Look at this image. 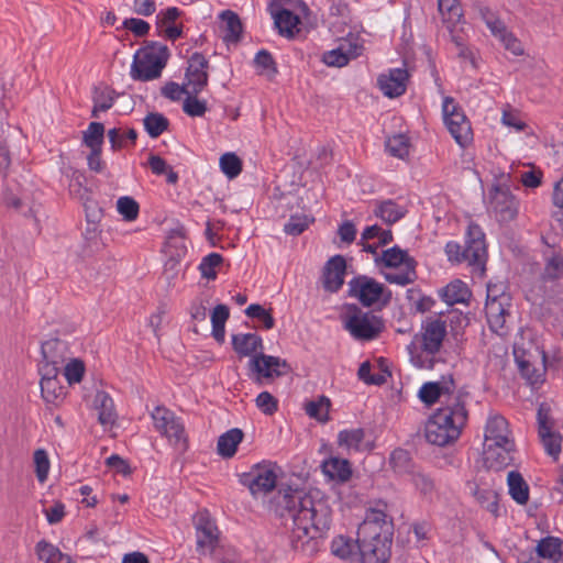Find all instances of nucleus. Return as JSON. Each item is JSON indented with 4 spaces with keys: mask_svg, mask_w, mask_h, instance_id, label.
Returning a JSON list of instances; mask_svg holds the SVG:
<instances>
[{
    "mask_svg": "<svg viewBox=\"0 0 563 563\" xmlns=\"http://www.w3.org/2000/svg\"><path fill=\"white\" fill-rule=\"evenodd\" d=\"M117 210L125 221L131 222L139 217L140 206L132 197L123 196L117 201Z\"/></svg>",
    "mask_w": 563,
    "mask_h": 563,
    "instance_id": "864d4df0",
    "label": "nucleus"
},
{
    "mask_svg": "<svg viewBox=\"0 0 563 563\" xmlns=\"http://www.w3.org/2000/svg\"><path fill=\"white\" fill-rule=\"evenodd\" d=\"M276 515L292 521L291 548L311 554L317 550V540L329 529L331 509L318 493H306L298 488H280L274 498Z\"/></svg>",
    "mask_w": 563,
    "mask_h": 563,
    "instance_id": "f257e3e1",
    "label": "nucleus"
},
{
    "mask_svg": "<svg viewBox=\"0 0 563 563\" xmlns=\"http://www.w3.org/2000/svg\"><path fill=\"white\" fill-rule=\"evenodd\" d=\"M451 397H459L460 400H465V395L456 390L453 377H442L439 382H429L421 386L419 390V398L426 405H433L440 401L441 406H446Z\"/></svg>",
    "mask_w": 563,
    "mask_h": 563,
    "instance_id": "9b49d317",
    "label": "nucleus"
},
{
    "mask_svg": "<svg viewBox=\"0 0 563 563\" xmlns=\"http://www.w3.org/2000/svg\"><path fill=\"white\" fill-rule=\"evenodd\" d=\"M198 93H188L183 110L189 117H202L207 112V102L197 98Z\"/></svg>",
    "mask_w": 563,
    "mask_h": 563,
    "instance_id": "bf43d9fd",
    "label": "nucleus"
},
{
    "mask_svg": "<svg viewBox=\"0 0 563 563\" xmlns=\"http://www.w3.org/2000/svg\"><path fill=\"white\" fill-rule=\"evenodd\" d=\"M229 316L230 311L225 305H217L211 312L212 336L219 343L224 341L225 322Z\"/></svg>",
    "mask_w": 563,
    "mask_h": 563,
    "instance_id": "58836bf2",
    "label": "nucleus"
},
{
    "mask_svg": "<svg viewBox=\"0 0 563 563\" xmlns=\"http://www.w3.org/2000/svg\"><path fill=\"white\" fill-rule=\"evenodd\" d=\"M85 374V364L79 358L70 360L64 368V376L69 385L80 383Z\"/></svg>",
    "mask_w": 563,
    "mask_h": 563,
    "instance_id": "052dcab7",
    "label": "nucleus"
},
{
    "mask_svg": "<svg viewBox=\"0 0 563 563\" xmlns=\"http://www.w3.org/2000/svg\"><path fill=\"white\" fill-rule=\"evenodd\" d=\"M41 395L46 405L58 407L65 398L66 391L58 379V367L40 365Z\"/></svg>",
    "mask_w": 563,
    "mask_h": 563,
    "instance_id": "dca6fc26",
    "label": "nucleus"
},
{
    "mask_svg": "<svg viewBox=\"0 0 563 563\" xmlns=\"http://www.w3.org/2000/svg\"><path fill=\"white\" fill-rule=\"evenodd\" d=\"M479 14L495 37H499L507 31L505 23L488 8H481Z\"/></svg>",
    "mask_w": 563,
    "mask_h": 563,
    "instance_id": "6e6d98bb",
    "label": "nucleus"
},
{
    "mask_svg": "<svg viewBox=\"0 0 563 563\" xmlns=\"http://www.w3.org/2000/svg\"><path fill=\"white\" fill-rule=\"evenodd\" d=\"M382 261L387 267L397 268L402 266L407 268V262H415L413 258L409 257L408 253L398 246H394L383 252Z\"/></svg>",
    "mask_w": 563,
    "mask_h": 563,
    "instance_id": "de8ad7c7",
    "label": "nucleus"
},
{
    "mask_svg": "<svg viewBox=\"0 0 563 563\" xmlns=\"http://www.w3.org/2000/svg\"><path fill=\"white\" fill-rule=\"evenodd\" d=\"M322 471L330 479L346 482L351 476V467L347 460L331 457L323 462Z\"/></svg>",
    "mask_w": 563,
    "mask_h": 563,
    "instance_id": "f704fd0d",
    "label": "nucleus"
},
{
    "mask_svg": "<svg viewBox=\"0 0 563 563\" xmlns=\"http://www.w3.org/2000/svg\"><path fill=\"white\" fill-rule=\"evenodd\" d=\"M222 38L225 43H238L241 38L243 26L239 15L225 10L220 14Z\"/></svg>",
    "mask_w": 563,
    "mask_h": 563,
    "instance_id": "bb28decb",
    "label": "nucleus"
},
{
    "mask_svg": "<svg viewBox=\"0 0 563 563\" xmlns=\"http://www.w3.org/2000/svg\"><path fill=\"white\" fill-rule=\"evenodd\" d=\"M345 268L346 262L341 255H335L328 261L323 274V286L327 290L334 292L341 288Z\"/></svg>",
    "mask_w": 563,
    "mask_h": 563,
    "instance_id": "b1692460",
    "label": "nucleus"
},
{
    "mask_svg": "<svg viewBox=\"0 0 563 563\" xmlns=\"http://www.w3.org/2000/svg\"><path fill=\"white\" fill-rule=\"evenodd\" d=\"M509 295L496 294L494 288L488 287L485 313L492 331L504 334L506 318L509 316Z\"/></svg>",
    "mask_w": 563,
    "mask_h": 563,
    "instance_id": "f8f14e48",
    "label": "nucleus"
},
{
    "mask_svg": "<svg viewBox=\"0 0 563 563\" xmlns=\"http://www.w3.org/2000/svg\"><path fill=\"white\" fill-rule=\"evenodd\" d=\"M330 406V399L325 396H320L317 400H312L306 404V412L310 418H313L320 422H327L329 420Z\"/></svg>",
    "mask_w": 563,
    "mask_h": 563,
    "instance_id": "c03bdc74",
    "label": "nucleus"
},
{
    "mask_svg": "<svg viewBox=\"0 0 563 563\" xmlns=\"http://www.w3.org/2000/svg\"><path fill=\"white\" fill-rule=\"evenodd\" d=\"M338 444L340 448L355 452L367 451L372 448L369 442H365V432L362 428L340 431Z\"/></svg>",
    "mask_w": 563,
    "mask_h": 563,
    "instance_id": "cd10ccee",
    "label": "nucleus"
},
{
    "mask_svg": "<svg viewBox=\"0 0 563 563\" xmlns=\"http://www.w3.org/2000/svg\"><path fill=\"white\" fill-rule=\"evenodd\" d=\"M385 279L399 286L412 284L417 279L416 262H407V268H404L402 272L386 273Z\"/></svg>",
    "mask_w": 563,
    "mask_h": 563,
    "instance_id": "8fccbe9b",
    "label": "nucleus"
},
{
    "mask_svg": "<svg viewBox=\"0 0 563 563\" xmlns=\"http://www.w3.org/2000/svg\"><path fill=\"white\" fill-rule=\"evenodd\" d=\"M536 352L538 354L537 356L540 358L539 366H536L532 363L531 353H526L525 351L519 352L518 350H515L514 352L516 362L518 364L522 377L532 386L542 383L545 374V352L538 351V349L536 350Z\"/></svg>",
    "mask_w": 563,
    "mask_h": 563,
    "instance_id": "6ab92c4d",
    "label": "nucleus"
},
{
    "mask_svg": "<svg viewBox=\"0 0 563 563\" xmlns=\"http://www.w3.org/2000/svg\"><path fill=\"white\" fill-rule=\"evenodd\" d=\"M552 428L551 408L547 404H541L538 409V433L545 452L556 461L561 453L562 437L552 432Z\"/></svg>",
    "mask_w": 563,
    "mask_h": 563,
    "instance_id": "ddd939ff",
    "label": "nucleus"
},
{
    "mask_svg": "<svg viewBox=\"0 0 563 563\" xmlns=\"http://www.w3.org/2000/svg\"><path fill=\"white\" fill-rule=\"evenodd\" d=\"M350 295L357 298L362 305L369 307L377 302L383 295L384 286L367 276H357L349 283Z\"/></svg>",
    "mask_w": 563,
    "mask_h": 563,
    "instance_id": "a211bd4d",
    "label": "nucleus"
},
{
    "mask_svg": "<svg viewBox=\"0 0 563 563\" xmlns=\"http://www.w3.org/2000/svg\"><path fill=\"white\" fill-rule=\"evenodd\" d=\"M393 534L387 529L379 537L357 536L363 563H387Z\"/></svg>",
    "mask_w": 563,
    "mask_h": 563,
    "instance_id": "9d476101",
    "label": "nucleus"
},
{
    "mask_svg": "<svg viewBox=\"0 0 563 563\" xmlns=\"http://www.w3.org/2000/svg\"><path fill=\"white\" fill-rule=\"evenodd\" d=\"M476 501L494 516H498L497 493L489 488H482L476 484H468Z\"/></svg>",
    "mask_w": 563,
    "mask_h": 563,
    "instance_id": "ea45409f",
    "label": "nucleus"
},
{
    "mask_svg": "<svg viewBox=\"0 0 563 563\" xmlns=\"http://www.w3.org/2000/svg\"><path fill=\"white\" fill-rule=\"evenodd\" d=\"M444 123L455 142L465 147L473 139L471 123L462 108L451 97H445L442 104Z\"/></svg>",
    "mask_w": 563,
    "mask_h": 563,
    "instance_id": "423d86ee",
    "label": "nucleus"
},
{
    "mask_svg": "<svg viewBox=\"0 0 563 563\" xmlns=\"http://www.w3.org/2000/svg\"><path fill=\"white\" fill-rule=\"evenodd\" d=\"M245 314L249 318L258 319L266 330L273 329L275 320L272 316L271 310L265 309L261 305L252 303L245 309Z\"/></svg>",
    "mask_w": 563,
    "mask_h": 563,
    "instance_id": "13d9d810",
    "label": "nucleus"
},
{
    "mask_svg": "<svg viewBox=\"0 0 563 563\" xmlns=\"http://www.w3.org/2000/svg\"><path fill=\"white\" fill-rule=\"evenodd\" d=\"M223 258L218 253H211L205 256L199 265V271L201 276L207 279H216L217 271L216 268L221 265Z\"/></svg>",
    "mask_w": 563,
    "mask_h": 563,
    "instance_id": "4d7b16f0",
    "label": "nucleus"
},
{
    "mask_svg": "<svg viewBox=\"0 0 563 563\" xmlns=\"http://www.w3.org/2000/svg\"><path fill=\"white\" fill-rule=\"evenodd\" d=\"M445 253L449 261L466 262L470 266L483 273L487 260V250L485 235L479 225L471 223L467 228L465 245L461 246L456 242H449L445 246Z\"/></svg>",
    "mask_w": 563,
    "mask_h": 563,
    "instance_id": "7ed1b4c3",
    "label": "nucleus"
},
{
    "mask_svg": "<svg viewBox=\"0 0 563 563\" xmlns=\"http://www.w3.org/2000/svg\"><path fill=\"white\" fill-rule=\"evenodd\" d=\"M104 139V125L100 122L89 123L87 130L82 132V144L89 150L102 148Z\"/></svg>",
    "mask_w": 563,
    "mask_h": 563,
    "instance_id": "a19ab883",
    "label": "nucleus"
},
{
    "mask_svg": "<svg viewBox=\"0 0 563 563\" xmlns=\"http://www.w3.org/2000/svg\"><path fill=\"white\" fill-rule=\"evenodd\" d=\"M498 40L503 43L504 47L516 56L523 54V47L520 41L508 30L504 32Z\"/></svg>",
    "mask_w": 563,
    "mask_h": 563,
    "instance_id": "69168bd1",
    "label": "nucleus"
},
{
    "mask_svg": "<svg viewBox=\"0 0 563 563\" xmlns=\"http://www.w3.org/2000/svg\"><path fill=\"white\" fill-rule=\"evenodd\" d=\"M255 405L264 415L272 416L278 409V400L268 391H262L255 398Z\"/></svg>",
    "mask_w": 563,
    "mask_h": 563,
    "instance_id": "680f3d73",
    "label": "nucleus"
},
{
    "mask_svg": "<svg viewBox=\"0 0 563 563\" xmlns=\"http://www.w3.org/2000/svg\"><path fill=\"white\" fill-rule=\"evenodd\" d=\"M220 168L228 178L233 179L242 172V161L235 153H225L220 157Z\"/></svg>",
    "mask_w": 563,
    "mask_h": 563,
    "instance_id": "603ef678",
    "label": "nucleus"
},
{
    "mask_svg": "<svg viewBox=\"0 0 563 563\" xmlns=\"http://www.w3.org/2000/svg\"><path fill=\"white\" fill-rule=\"evenodd\" d=\"M387 528L393 534V525L387 520V515L382 510H372L358 527L357 536L379 537Z\"/></svg>",
    "mask_w": 563,
    "mask_h": 563,
    "instance_id": "393cba45",
    "label": "nucleus"
},
{
    "mask_svg": "<svg viewBox=\"0 0 563 563\" xmlns=\"http://www.w3.org/2000/svg\"><path fill=\"white\" fill-rule=\"evenodd\" d=\"M244 433L239 428L230 429L218 439L217 451L222 457H232L236 453L238 445L242 442Z\"/></svg>",
    "mask_w": 563,
    "mask_h": 563,
    "instance_id": "7c9ffc66",
    "label": "nucleus"
},
{
    "mask_svg": "<svg viewBox=\"0 0 563 563\" xmlns=\"http://www.w3.org/2000/svg\"><path fill=\"white\" fill-rule=\"evenodd\" d=\"M514 441L484 442V462L488 468L501 470L512 461Z\"/></svg>",
    "mask_w": 563,
    "mask_h": 563,
    "instance_id": "aec40b11",
    "label": "nucleus"
},
{
    "mask_svg": "<svg viewBox=\"0 0 563 563\" xmlns=\"http://www.w3.org/2000/svg\"><path fill=\"white\" fill-rule=\"evenodd\" d=\"M93 405L98 410V421L103 427H113L117 421V413L114 410V402L112 398L103 390L97 391Z\"/></svg>",
    "mask_w": 563,
    "mask_h": 563,
    "instance_id": "a878e982",
    "label": "nucleus"
},
{
    "mask_svg": "<svg viewBox=\"0 0 563 563\" xmlns=\"http://www.w3.org/2000/svg\"><path fill=\"white\" fill-rule=\"evenodd\" d=\"M209 63L200 53H194L189 60L185 74V85L189 93H200L208 85Z\"/></svg>",
    "mask_w": 563,
    "mask_h": 563,
    "instance_id": "f3484780",
    "label": "nucleus"
},
{
    "mask_svg": "<svg viewBox=\"0 0 563 563\" xmlns=\"http://www.w3.org/2000/svg\"><path fill=\"white\" fill-rule=\"evenodd\" d=\"M312 219L307 216H292L285 224V232L290 235L301 234L309 225Z\"/></svg>",
    "mask_w": 563,
    "mask_h": 563,
    "instance_id": "e2e57ef3",
    "label": "nucleus"
},
{
    "mask_svg": "<svg viewBox=\"0 0 563 563\" xmlns=\"http://www.w3.org/2000/svg\"><path fill=\"white\" fill-rule=\"evenodd\" d=\"M446 335V324L440 319H428L423 322L420 334L415 336L413 343L420 345L422 351L434 355L442 346Z\"/></svg>",
    "mask_w": 563,
    "mask_h": 563,
    "instance_id": "2eb2a0df",
    "label": "nucleus"
},
{
    "mask_svg": "<svg viewBox=\"0 0 563 563\" xmlns=\"http://www.w3.org/2000/svg\"><path fill=\"white\" fill-rule=\"evenodd\" d=\"M514 441L510 438V430L507 420L501 416H493L488 419L485 428L484 442Z\"/></svg>",
    "mask_w": 563,
    "mask_h": 563,
    "instance_id": "c85d7f7f",
    "label": "nucleus"
},
{
    "mask_svg": "<svg viewBox=\"0 0 563 563\" xmlns=\"http://www.w3.org/2000/svg\"><path fill=\"white\" fill-rule=\"evenodd\" d=\"M232 345L241 356H251L263 347L261 336L254 333L234 334Z\"/></svg>",
    "mask_w": 563,
    "mask_h": 563,
    "instance_id": "2f4dec72",
    "label": "nucleus"
},
{
    "mask_svg": "<svg viewBox=\"0 0 563 563\" xmlns=\"http://www.w3.org/2000/svg\"><path fill=\"white\" fill-rule=\"evenodd\" d=\"M507 483L511 498L519 505H526L529 500V486L522 475L517 471H510Z\"/></svg>",
    "mask_w": 563,
    "mask_h": 563,
    "instance_id": "72a5a7b5",
    "label": "nucleus"
},
{
    "mask_svg": "<svg viewBox=\"0 0 563 563\" xmlns=\"http://www.w3.org/2000/svg\"><path fill=\"white\" fill-rule=\"evenodd\" d=\"M275 25L282 35L291 37L295 31H298L297 26L300 23L298 15L294 14L288 9H280L274 13Z\"/></svg>",
    "mask_w": 563,
    "mask_h": 563,
    "instance_id": "4c0bfd02",
    "label": "nucleus"
},
{
    "mask_svg": "<svg viewBox=\"0 0 563 563\" xmlns=\"http://www.w3.org/2000/svg\"><path fill=\"white\" fill-rule=\"evenodd\" d=\"M408 71L402 68L390 69L387 74L378 77V86L388 98L401 96L406 91Z\"/></svg>",
    "mask_w": 563,
    "mask_h": 563,
    "instance_id": "5701e85b",
    "label": "nucleus"
},
{
    "mask_svg": "<svg viewBox=\"0 0 563 563\" xmlns=\"http://www.w3.org/2000/svg\"><path fill=\"white\" fill-rule=\"evenodd\" d=\"M542 176L541 170H526L520 174V181L527 188H537L542 183Z\"/></svg>",
    "mask_w": 563,
    "mask_h": 563,
    "instance_id": "774afa93",
    "label": "nucleus"
},
{
    "mask_svg": "<svg viewBox=\"0 0 563 563\" xmlns=\"http://www.w3.org/2000/svg\"><path fill=\"white\" fill-rule=\"evenodd\" d=\"M115 96V91L109 87H96L92 92L93 107L91 110V117L98 118L99 112L111 109L114 103Z\"/></svg>",
    "mask_w": 563,
    "mask_h": 563,
    "instance_id": "c9c22d12",
    "label": "nucleus"
},
{
    "mask_svg": "<svg viewBox=\"0 0 563 563\" xmlns=\"http://www.w3.org/2000/svg\"><path fill=\"white\" fill-rule=\"evenodd\" d=\"M102 148L90 150L87 155V165L91 172L103 173L107 168L106 162L101 157Z\"/></svg>",
    "mask_w": 563,
    "mask_h": 563,
    "instance_id": "338daca9",
    "label": "nucleus"
},
{
    "mask_svg": "<svg viewBox=\"0 0 563 563\" xmlns=\"http://www.w3.org/2000/svg\"><path fill=\"white\" fill-rule=\"evenodd\" d=\"M250 367L256 373L255 383L258 385H264L290 372V366L286 360L263 353L253 355L250 361Z\"/></svg>",
    "mask_w": 563,
    "mask_h": 563,
    "instance_id": "1a4fd4ad",
    "label": "nucleus"
},
{
    "mask_svg": "<svg viewBox=\"0 0 563 563\" xmlns=\"http://www.w3.org/2000/svg\"><path fill=\"white\" fill-rule=\"evenodd\" d=\"M406 210L391 200L384 201L375 209L376 217H379L388 224L397 222L405 216Z\"/></svg>",
    "mask_w": 563,
    "mask_h": 563,
    "instance_id": "37998d69",
    "label": "nucleus"
},
{
    "mask_svg": "<svg viewBox=\"0 0 563 563\" xmlns=\"http://www.w3.org/2000/svg\"><path fill=\"white\" fill-rule=\"evenodd\" d=\"M254 65L260 75L273 78L277 73L276 63L272 54L265 49L260 51L254 58Z\"/></svg>",
    "mask_w": 563,
    "mask_h": 563,
    "instance_id": "09e8293b",
    "label": "nucleus"
},
{
    "mask_svg": "<svg viewBox=\"0 0 563 563\" xmlns=\"http://www.w3.org/2000/svg\"><path fill=\"white\" fill-rule=\"evenodd\" d=\"M197 548L201 553L212 552L218 542V528L207 512L196 519Z\"/></svg>",
    "mask_w": 563,
    "mask_h": 563,
    "instance_id": "412c9836",
    "label": "nucleus"
},
{
    "mask_svg": "<svg viewBox=\"0 0 563 563\" xmlns=\"http://www.w3.org/2000/svg\"><path fill=\"white\" fill-rule=\"evenodd\" d=\"M442 299L450 306L455 303L466 302L471 297V291L465 283L460 279H455L451 282L443 290H442Z\"/></svg>",
    "mask_w": 563,
    "mask_h": 563,
    "instance_id": "e433bc0d",
    "label": "nucleus"
},
{
    "mask_svg": "<svg viewBox=\"0 0 563 563\" xmlns=\"http://www.w3.org/2000/svg\"><path fill=\"white\" fill-rule=\"evenodd\" d=\"M35 553L37 559L44 563H60L64 558L63 552L46 540H41L36 543Z\"/></svg>",
    "mask_w": 563,
    "mask_h": 563,
    "instance_id": "a18cd8bd",
    "label": "nucleus"
},
{
    "mask_svg": "<svg viewBox=\"0 0 563 563\" xmlns=\"http://www.w3.org/2000/svg\"><path fill=\"white\" fill-rule=\"evenodd\" d=\"M169 52L166 45L152 43L134 55L131 76L135 80L148 81L161 76L167 64Z\"/></svg>",
    "mask_w": 563,
    "mask_h": 563,
    "instance_id": "20e7f679",
    "label": "nucleus"
},
{
    "mask_svg": "<svg viewBox=\"0 0 563 563\" xmlns=\"http://www.w3.org/2000/svg\"><path fill=\"white\" fill-rule=\"evenodd\" d=\"M155 429L164 435L170 445L180 453L188 449V439L185 427L173 411L163 406H157L151 412Z\"/></svg>",
    "mask_w": 563,
    "mask_h": 563,
    "instance_id": "39448f33",
    "label": "nucleus"
},
{
    "mask_svg": "<svg viewBox=\"0 0 563 563\" xmlns=\"http://www.w3.org/2000/svg\"><path fill=\"white\" fill-rule=\"evenodd\" d=\"M143 123L151 137H158L168 129L169 125L167 118L158 112L148 113L144 118Z\"/></svg>",
    "mask_w": 563,
    "mask_h": 563,
    "instance_id": "49530a36",
    "label": "nucleus"
},
{
    "mask_svg": "<svg viewBox=\"0 0 563 563\" xmlns=\"http://www.w3.org/2000/svg\"><path fill=\"white\" fill-rule=\"evenodd\" d=\"M189 89L185 85H178L177 82L169 81L164 87H162L161 92L162 95L173 101H177L181 98L183 95H188Z\"/></svg>",
    "mask_w": 563,
    "mask_h": 563,
    "instance_id": "0e129e2a",
    "label": "nucleus"
},
{
    "mask_svg": "<svg viewBox=\"0 0 563 563\" xmlns=\"http://www.w3.org/2000/svg\"><path fill=\"white\" fill-rule=\"evenodd\" d=\"M84 179L85 177L80 172L74 170L69 184V192L82 201L88 220L96 221L100 217V210L96 201L91 199L90 191L82 186Z\"/></svg>",
    "mask_w": 563,
    "mask_h": 563,
    "instance_id": "4be33fe9",
    "label": "nucleus"
},
{
    "mask_svg": "<svg viewBox=\"0 0 563 563\" xmlns=\"http://www.w3.org/2000/svg\"><path fill=\"white\" fill-rule=\"evenodd\" d=\"M33 462L35 466V475L37 481L43 484L48 476L51 463L47 452L44 449H37L33 454Z\"/></svg>",
    "mask_w": 563,
    "mask_h": 563,
    "instance_id": "5fc2aeb1",
    "label": "nucleus"
},
{
    "mask_svg": "<svg viewBox=\"0 0 563 563\" xmlns=\"http://www.w3.org/2000/svg\"><path fill=\"white\" fill-rule=\"evenodd\" d=\"M65 349V343L57 339L44 342L41 347L43 355V361L41 365H51L53 367H58L59 364L64 362Z\"/></svg>",
    "mask_w": 563,
    "mask_h": 563,
    "instance_id": "473e14b6",
    "label": "nucleus"
},
{
    "mask_svg": "<svg viewBox=\"0 0 563 563\" xmlns=\"http://www.w3.org/2000/svg\"><path fill=\"white\" fill-rule=\"evenodd\" d=\"M409 139L404 134H396L387 139L386 148L390 155L404 159L409 154Z\"/></svg>",
    "mask_w": 563,
    "mask_h": 563,
    "instance_id": "3c124183",
    "label": "nucleus"
},
{
    "mask_svg": "<svg viewBox=\"0 0 563 563\" xmlns=\"http://www.w3.org/2000/svg\"><path fill=\"white\" fill-rule=\"evenodd\" d=\"M536 551L541 559L552 563L563 560V542L559 538L547 537L540 540Z\"/></svg>",
    "mask_w": 563,
    "mask_h": 563,
    "instance_id": "c756f323",
    "label": "nucleus"
},
{
    "mask_svg": "<svg viewBox=\"0 0 563 563\" xmlns=\"http://www.w3.org/2000/svg\"><path fill=\"white\" fill-rule=\"evenodd\" d=\"M519 209L518 199L506 188L495 187L490 192L489 211L499 222L516 219Z\"/></svg>",
    "mask_w": 563,
    "mask_h": 563,
    "instance_id": "4468645a",
    "label": "nucleus"
},
{
    "mask_svg": "<svg viewBox=\"0 0 563 563\" xmlns=\"http://www.w3.org/2000/svg\"><path fill=\"white\" fill-rule=\"evenodd\" d=\"M465 400L451 397L446 406H441L429 418L424 427L426 440L438 446H445L455 442L461 435L467 421Z\"/></svg>",
    "mask_w": 563,
    "mask_h": 563,
    "instance_id": "f03ea898",
    "label": "nucleus"
},
{
    "mask_svg": "<svg viewBox=\"0 0 563 563\" xmlns=\"http://www.w3.org/2000/svg\"><path fill=\"white\" fill-rule=\"evenodd\" d=\"M361 47L354 45L347 52L343 51V46H340L336 49H332L323 55V62L328 66L342 67L346 65L350 58L356 57Z\"/></svg>",
    "mask_w": 563,
    "mask_h": 563,
    "instance_id": "79ce46f5",
    "label": "nucleus"
},
{
    "mask_svg": "<svg viewBox=\"0 0 563 563\" xmlns=\"http://www.w3.org/2000/svg\"><path fill=\"white\" fill-rule=\"evenodd\" d=\"M344 327L356 340H373L382 332L384 324L375 314L354 307L346 316Z\"/></svg>",
    "mask_w": 563,
    "mask_h": 563,
    "instance_id": "6e6552de",
    "label": "nucleus"
},
{
    "mask_svg": "<svg viewBox=\"0 0 563 563\" xmlns=\"http://www.w3.org/2000/svg\"><path fill=\"white\" fill-rule=\"evenodd\" d=\"M240 483L249 488L253 497H264L276 487V467L271 463L256 464L241 474Z\"/></svg>",
    "mask_w": 563,
    "mask_h": 563,
    "instance_id": "0eeeda50",
    "label": "nucleus"
}]
</instances>
